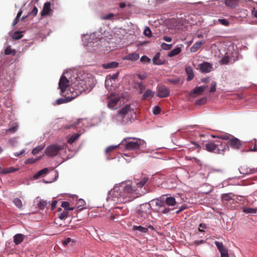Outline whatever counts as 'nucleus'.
I'll return each instance as SVG.
<instances>
[{
    "instance_id": "1",
    "label": "nucleus",
    "mask_w": 257,
    "mask_h": 257,
    "mask_svg": "<svg viewBox=\"0 0 257 257\" xmlns=\"http://www.w3.org/2000/svg\"><path fill=\"white\" fill-rule=\"evenodd\" d=\"M136 189L130 183L122 182L115 186L110 192L111 199L117 203H125L136 198Z\"/></svg>"
},
{
    "instance_id": "2",
    "label": "nucleus",
    "mask_w": 257,
    "mask_h": 257,
    "mask_svg": "<svg viewBox=\"0 0 257 257\" xmlns=\"http://www.w3.org/2000/svg\"><path fill=\"white\" fill-rule=\"evenodd\" d=\"M135 114L134 109L127 104L120 108L117 113L114 114L111 119L113 123L124 124L131 121V118Z\"/></svg>"
},
{
    "instance_id": "3",
    "label": "nucleus",
    "mask_w": 257,
    "mask_h": 257,
    "mask_svg": "<svg viewBox=\"0 0 257 257\" xmlns=\"http://www.w3.org/2000/svg\"><path fill=\"white\" fill-rule=\"evenodd\" d=\"M146 144L144 140L136 138H124L121 143V144L125 146V149L127 151L138 150Z\"/></svg>"
},
{
    "instance_id": "4",
    "label": "nucleus",
    "mask_w": 257,
    "mask_h": 257,
    "mask_svg": "<svg viewBox=\"0 0 257 257\" xmlns=\"http://www.w3.org/2000/svg\"><path fill=\"white\" fill-rule=\"evenodd\" d=\"M150 213V207L147 204L140 205L138 210V217H141L142 219L146 218Z\"/></svg>"
},
{
    "instance_id": "5",
    "label": "nucleus",
    "mask_w": 257,
    "mask_h": 257,
    "mask_svg": "<svg viewBox=\"0 0 257 257\" xmlns=\"http://www.w3.org/2000/svg\"><path fill=\"white\" fill-rule=\"evenodd\" d=\"M61 147L57 145H51L47 148L45 151L46 155L49 157L55 156L57 155Z\"/></svg>"
},
{
    "instance_id": "6",
    "label": "nucleus",
    "mask_w": 257,
    "mask_h": 257,
    "mask_svg": "<svg viewBox=\"0 0 257 257\" xmlns=\"http://www.w3.org/2000/svg\"><path fill=\"white\" fill-rule=\"evenodd\" d=\"M69 85V81L64 76H62L59 82V88L62 93L64 92Z\"/></svg>"
},
{
    "instance_id": "7",
    "label": "nucleus",
    "mask_w": 257,
    "mask_h": 257,
    "mask_svg": "<svg viewBox=\"0 0 257 257\" xmlns=\"http://www.w3.org/2000/svg\"><path fill=\"white\" fill-rule=\"evenodd\" d=\"M215 244L221 254V257H229L228 251L222 242L215 241Z\"/></svg>"
},
{
    "instance_id": "8",
    "label": "nucleus",
    "mask_w": 257,
    "mask_h": 257,
    "mask_svg": "<svg viewBox=\"0 0 257 257\" xmlns=\"http://www.w3.org/2000/svg\"><path fill=\"white\" fill-rule=\"evenodd\" d=\"M227 144L228 146H229L234 149H239L241 146L240 140L234 138L233 136H232L230 140L228 142Z\"/></svg>"
},
{
    "instance_id": "9",
    "label": "nucleus",
    "mask_w": 257,
    "mask_h": 257,
    "mask_svg": "<svg viewBox=\"0 0 257 257\" xmlns=\"http://www.w3.org/2000/svg\"><path fill=\"white\" fill-rule=\"evenodd\" d=\"M217 146L218 145L217 144V140L214 142H208L205 145V150L208 152L217 154Z\"/></svg>"
},
{
    "instance_id": "10",
    "label": "nucleus",
    "mask_w": 257,
    "mask_h": 257,
    "mask_svg": "<svg viewBox=\"0 0 257 257\" xmlns=\"http://www.w3.org/2000/svg\"><path fill=\"white\" fill-rule=\"evenodd\" d=\"M217 144L218 145L217 147V154H222L225 151L229 150L228 144L221 141L217 140Z\"/></svg>"
},
{
    "instance_id": "11",
    "label": "nucleus",
    "mask_w": 257,
    "mask_h": 257,
    "mask_svg": "<svg viewBox=\"0 0 257 257\" xmlns=\"http://www.w3.org/2000/svg\"><path fill=\"white\" fill-rule=\"evenodd\" d=\"M83 77L82 79L88 89H91L95 85L94 80L92 76Z\"/></svg>"
},
{
    "instance_id": "12",
    "label": "nucleus",
    "mask_w": 257,
    "mask_h": 257,
    "mask_svg": "<svg viewBox=\"0 0 257 257\" xmlns=\"http://www.w3.org/2000/svg\"><path fill=\"white\" fill-rule=\"evenodd\" d=\"M119 101V97L112 95L108 97V107L109 108H113L118 102Z\"/></svg>"
},
{
    "instance_id": "13",
    "label": "nucleus",
    "mask_w": 257,
    "mask_h": 257,
    "mask_svg": "<svg viewBox=\"0 0 257 257\" xmlns=\"http://www.w3.org/2000/svg\"><path fill=\"white\" fill-rule=\"evenodd\" d=\"M170 90L166 86L162 85L158 88V96L160 98L166 97L169 95Z\"/></svg>"
},
{
    "instance_id": "14",
    "label": "nucleus",
    "mask_w": 257,
    "mask_h": 257,
    "mask_svg": "<svg viewBox=\"0 0 257 257\" xmlns=\"http://www.w3.org/2000/svg\"><path fill=\"white\" fill-rule=\"evenodd\" d=\"M177 202L174 197H167L165 199L163 202L161 203L160 207H165L166 205L169 206H174L176 204Z\"/></svg>"
},
{
    "instance_id": "15",
    "label": "nucleus",
    "mask_w": 257,
    "mask_h": 257,
    "mask_svg": "<svg viewBox=\"0 0 257 257\" xmlns=\"http://www.w3.org/2000/svg\"><path fill=\"white\" fill-rule=\"evenodd\" d=\"M75 86L76 87L75 89L78 91L79 93L88 90L82 79L77 80V83H76Z\"/></svg>"
},
{
    "instance_id": "16",
    "label": "nucleus",
    "mask_w": 257,
    "mask_h": 257,
    "mask_svg": "<svg viewBox=\"0 0 257 257\" xmlns=\"http://www.w3.org/2000/svg\"><path fill=\"white\" fill-rule=\"evenodd\" d=\"M200 71L203 73H208L211 71L212 65L208 62H204L199 65Z\"/></svg>"
},
{
    "instance_id": "17",
    "label": "nucleus",
    "mask_w": 257,
    "mask_h": 257,
    "mask_svg": "<svg viewBox=\"0 0 257 257\" xmlns=\"http://www.w3.org/2000/svg\"><path fill=\"white\" fill-rule=\"evenodd\" d=\"M185 72L187 75V80L190 81L194 77V73L192 67L190 66H187L185 68Z\"/></svg>"
},
{
    "instance_id": "18",
    "label": "nucleus",
    "mask_w": 257,
    "mask_h": 257,
    "mask_svg": "<svg viewBox=\"0 0 257 257\" xmlns=\"http://www.w3.org/2000/svg\"><path fill=\"white\" fill-rule=\"evenodd\" d=\"M51 11V3L50 2H47L44 4L43 10L42 11L41 14L42 16L48 15L49 14Z\"/></svg>"
},
{
    "instance_id": "19",
    "label": "nucleus",
    "mask_w": 257,
    "mask_h": 257,
    "mask_svg": "<svg viewBox=\"0 0 257 257\" xmlns=\"http://www.w3.org/2000/svg\"><path fill=\"white\" fill-rule=\"evenodd\" d=\"M205 43V41H200L196 42L190 48V51L192 53H194L196 52L202 45H204Z\"/></svg>"
},
{
    "instance_id": "20",
    "label": "nucleus",
    "mask_w": 257,
    "mask_h": 257,
    "mask_svg": "<svg viewBox=\"0 0 257 257\" xmlns=\"http://www.w3.org/2000/svg\"><path fill=\"white\" fill-rule=\"evenodd\" d=\"M140 56L138 53H134L129 54L123 58V60H131L132 61H137L139 59Z\"/></svg>"
},
{
    "instance_id": "21",
    "label": "nucleus",
    "mask_w": 257,
    "mask_h": 257,
    "mask_svg": "<svg viewBox=\"0 0 257 257\" xmlns=\"http://www.w3.org/2000/svg\"><path fill=\"white\" fill-rule=\"evenodd\" d=\"M81 136L80 133H77L76 134L68 136L67 137V142L70 144H72L76 140H77Z\"/></svg>"
},
{
    "instance_id": "22",
    "label": "nucleus",
    "mask_w": 257,
    "mask_h": 257,
    "mask_svg": "<svg viewBox=\"0 0 257 257\" xmlns=\"http://www.w3.org/2000/svg\"><path fill=\"white\" fill-rule=\"evenodd\" d=\"M161 54L159 52L156 53L153 59V62L154 64L156 65H162L164 63V61L160 59Z\"/></svg>"
},
{
    "instance_id": "23",
    "label": "nucleus",
    "mask_w": 257,
    "mask_h": 257,
    "mask_svg": "<svg viewBox=\"0 0 257 257\" xmlns=\"http://www.w3.org/2000/svg\"><path fill=\"white\" fill-rule=\"evenodd\" d=\"M118 66V63L116 62H111L110 63L102 64V67L105 69H112L117 68Z\"/></svg>"
},
{
    "instance_id": "24",
    "label": "nucleus",
    "mask_w": 257,
    "mask_h": 257,
    "mask_svg": "<svg viewBox=\"0 0 257 257\" xmlns=\"http://www.w3.org/2000/svg\"><path fill=\"white\" fill-rule=\"evenodd\" d=\"M132 230L133 231H139L142 233H147L148 232V228L146 227H143L141 225H134L132 227Z\"/></svg>"
},
{
    "instance_id": "25",
    "label": "nucleus",
    "mask_w": 257,
    "mask_h": 257,
    "mask_svg": "<svg viewBox=\"0 0 257 257\" xmlns=\"http://www.w3.org/2000/svg\"><path fill=\"white\" fill-rule=\"evenodd\" d=\"M18 170V169H16L12 167L5 168H1L0 167V173L6 174L8 173L15 172Z\"/></svg>"
},
{
    "instance_id": "26",
    "label": "nucleus",
    "mask_w": 257,
    "mask_h": 257,
    "mask_svg": "<svg viewBox=\"0 0 257 257\" xmlns=\"http://www.w3.org/2000/svg\"><path fill=\"white\" fill-rule=\"evenodd\" d=\"M62 210L61 208H59L58 209V215L59 218L60 219L63 220L68 216V211L64 210L62 212Z\"/></svg>"
},
{
    "instance_id": "27",
    "label": "nucleus",
    "mask_w": 257,
    "mask_h": 257,
    "mask_svg": "<svg viewBox=\"0 0 257 257\" xmlns=\"http://www.w3.org/2000/svg\"><path fill=\"white\" fill-rule=\"evenodd\" d=\"M24 235L22 234H17L15 235L14 241L16 244H19L21 243L24 239Z\"/></svg>"
},
{
    "instance_id": "28",
    "label": "nucleus",
    "mask_w": 257,
    "mask_h": 257,
    "mask_svg": "<svg viewBox=\"0 0 257 257\" xmlns=\"http://www.w3.org/2000/svg\"><path fill=\"white\" fill-rule=\"evenodd\" d=\"M154 95V92L151 89H147L143 95V99H149L152 98Z\"/></svg>"
},
{
    "instance_id": "29",
    "label": "nucleus",
    "mask_w": 257,
    "mask_h": 257,
    "mask_svg": "<svg viewBox=\"0 0 257 257\" xmlns=\"http://www.w3.org/2000/svg\"><path fill=\"white\" fill-rule=\"evenodd\" d=\"M48 171H49V170L48 168L43 169L42 170L39 171L37 173H36L34 175L33 178L35 179H38L40 177H41L43 175L47 174L48 172Z\"/></svg>"
},
{
    "instance_id": "30",
    "label": "nucleus",
    "mask_w": 257,
    "mask_h": 257,
    "mask_svg": "<svg viewBox=\"0 0 257 257\" xmlns=\"http://www.w3.org/2000/svg\"><path fill=\"white\" fill-rule=\"evenodd\" d=\"M182 51V49L180 47H177L172 50H171L169 53L168 56L169 57H173L174 56H176L177 55H178L180 54Z\"/></svg>"
},
{
    "instance_id": "31",
    "label": "nucleus",
    "mask_w": 257,
    "mask_h": 257,
    "mask_svg": "<svg viewBox=\"0 0 257 257\" xmlns=\"http://www.w3.org/2000/svg\"><path fill=\"white\" fill-rule=\"evenodd\" d=\"M61 206L64 208V210L67 211L73 210L74 207L70 206V203L67 201H63L61 204Z\"/></svg>"
},
{
    "instance_id": "32",
    "label": "nucleus",
    "mask_w": 257,
    "mask_h": 257,
    "mask_svg": "<svg viewBox=\"0 0 257 257\" xmlns=\"http://www.w3.org/2000/svg\"><path fill=\"white\" fill-rule=\"evenodd\" d=\"M238 0H225V4L229 7H235L238 3Z\"/></svg>"
},
{
    "instance_id": "33",
    "label": "nucleus",
    "mask_w": 257,
    "mask_h": 257,
    "mask_svg": "<svg viewBox=\"0 0 257 257\" xmlns=\"http://www.w3.org/2000/svg\"><path fill=\"white\" fill-rule=\"evenodd\" d=\"M234 195L232 193L224 194L222 195V200L227 201H232V197Z\"/></svg>"
},
{
    "instance_id": "34",
    "label": "nucleus",
    "mask_w": 257,
    "mask_h": 257,
    "mask_svg": "<svg viewBox=\"0 0 257 257\" xmlns=\"http://www.w3.org/2000/svg\"><path fill=\"white\" fill-rule=\"evenodd\" d=\"M232 136L229 134H224L220 135L218 136H217V138L219 139L223 140H228V141L230 140V139L232 138Z\"/></svg>"
},
{
    "instance_id": "35",
    "label": "nucleus",
    "mask_w": 257,
    "mask_h": 257,
    "mask_svg": "<svg viewBox=\"0 0 257 257\" xmlns=\"http://www.w3.org/2000/svg\"><path fill=\"white\" fill-rule=\"evenodd\" d=\"M44 145H41L40 146H38L33 149L32 153L33 155H36L38 154L39 152L42 151L44 148Z\"/></svg>"
},
{
    "instance_id": "36",
    "label": "nucleus",
    "mask_w": 257,
    "mask_h": 257,
    "mask_svg": "<svg viewBox=\"0 0 257 257\" xmlns=\"http://www.w3.org/2000/svg\"><path fill=\"white\" fill-rule=\"evenodd\" d=\"M149 180L148 177L143 178L140 182L137 183V186L138 187H143L148 182Z\"/></svg>"
},
{
    "instance_id": "37",
    "label": "nucleus",
    "mask_w": 257,
    "mask_h": 257,
    "mask_svg": "<svg viewBox=\"0 0 257 257\" xmlns=\"http://www.w3.org/2000/svg\"><path fill=\"white\" fill-rule=\"evenodd\" d=\"M14 204L19 209H21L23 207L22 201L18 198H14L13 200Z\"/></svg>"
},
{
    "instance_id": "38",
    "label": "nucleus",
    "mask_w": 257,
    "mask_h": 257,
    "mask_svg": "<svg viewBox=\"0 0 257 257\" xmlns=\"http://www.w3.org/2000/svg\"><path fill=\"white\" fill-rule=\"evenodd\" d=\"M23 36L22 32L16 31L13 35V38L14 40H19L22 38Z\"/></svg>"
},
{
    "instance_id": "39",
    "label": "nucleus",
    "mask_w": 257,
    "mask_h": 257,
    "mask_svg": "<svg viewBox=\"0 0 257 257\" xmlns=\"http://www.w3.org/2000/svg\"><path fill=\"white\" fill-rule=\"evenodd\" d=\"M144 34L145 36L148 38H151L152 36V31L149 27H147L144 31Z\"/></svg>"
},
{
    "instance_id": "40",
    "label": "nucleus",
    "mask_w": 257,
    "mask_h": 257,
    "mask_svg": "<svg viewBox=\"0 0 257 257\" xmlns=\"http://www.w3.org/2000/svg\"><path fill=\"white\" fill-rule=\"evenodd\" d=\"M166 81L173 84H176L179 83L180 79L178 77H176L175 78H168Z\"/></svg>"
},
{
    "instance_id": "41",
    "label": "nucleus",
    "mask_w": 257,
    "mask_h": 257,
    "mask_svg": "<svg viewBox=\"0 0 257 257\" xmlns=\"http://www.w3.org/2000/svg\"><path fill=\"white\" fill-rule=\"evenodd\" d=\"M220 64L223 65L228 64L229 63V57L228 56H224L222 57L220 61Z\"/></svg>"
},
{
    "instance_id": "42",
    "label": "nucleus",
    "mask_w": 257,
    "mask_h": 257,
    "mask_svg": "<svg viewBox=\"0 0 257 257\" xmlns=\"http://www.w3.org/2000/svg\"><path fill=\"white\" fill-rule=\"evenodd\" d=\"M217 22L221 25L225 26H228L229 25V22L226 19H219Z\"/></svg>"
},
{
    "instance_id": "43",
    "label": "nucleus",
    "mask_w": 257,
    "mask_h": 257,
    "mask_svg": "<svg viewBox=\"0 0 257 257\" xmlns=\"http://www.w3.org/2000/svg\"><path fill=\"white\" fill-rule=\"evenodd\" d=\"M161 46L162 49L166 50H169L172 48V44H167L165 43H163Z\"/></svg>"
},
{
    "instance_id": "44",
    "label": "nucleus",
    "mask_w": 257,
    "mask_h": 257,
    "mask_svg": "<svg viewBox=\"0 0 257 257\" xmlns=\"http://www.w3.org/2000/svg\"><path fill=\"white\" fill-rule=\"evenodd\" d=\"M48 202L46 201L41 200L39 203V206L40 209H43L47 206Z\"/></svg>"
},
{
    "instance_id": "45",
    "label": "nucleus",
    "mask_w": 257,
    "mask_h": 257,
    "mask_svg": "<svg viewBox=\"0 0 257 257\" xmlns=\"http://www.w3.org/2000/svg\"><path fill=\"white\" fill-rule=\"evenodd\" d=\"M203 91H204L201 86L196 87L193 90V93L195 94H201Z\"/></svg>"
},
{
    "instance_id": "46",
    "label": "nucleus",
    "mask_w": 257,
    "mask_h": 257,
    "mask_svg": "<svg viewBox=\"0 0 257 257\" xmlns=\"http://www.w3.org/2000/svg\"><path fill=\"white\" fill-rule=\"evenodd\" d=\"M41 158V157L38 158L37 159H35L32 158H29L27 160H26L25 162L26 164H33V163H35L36 162H37L38 160H40Z\"/></svg>"
},
{
    "instance_id": "47",
    "label": "nucleus",
    "mask_w": 257,
    "mask_h": 257,
    "mask_svg": "<svg viewBox=\"0 0 257 257\" xmlns=\"http://www.w3.org/2000/svg\"><path fill=\"white\" fill-rule=\"evenodd\" d=\"M18 129V125L17 124H13L9 128L8 131L14 133Z\"/></svg>"
},
{
    "instance_id": "48",
    "label": "nucleus",
    "mask_w": 257,
    "mask_h": 257,
    "mask_svg": "<svg viewBox=\"0 0 257 257\" xmlns=\"http://www.w3.org/2000/svg\"><path fill=\"white\" fill-rule=\"evenodd\" d=\"M244 212L247 213H255L256 209L252 208H247L244 209Z\"/></svg>"
},
{
    "instance_id": "49",
    "label": "nucleus",
    "mask_w": 257,
    "mask_h": 257,
    "mask_svg": "<svg viewBox=\"0 0 257 257\" xmlns=\"http://www.w3.org/2000/svg\"><path fill=\"white\" fill-rule=\"evenodd\" d=\"M216 89V83L214 81L211 83V88L209 90L210 92H214Z\"/></svg>"
},
{
    "instance_id": "50",
    "label": "nucleus",
    "mask_w": 257,
    "mask_h": 257,
    "mask_svg": "<svg viewBox=\"0 0 257 257\" xmlns=\"http://www.w3.org/2000/svg\"><path fill=\"white\" fill-rule=\"evenodd\" d=\"M138 87L140 89V93H142L145 90V86L142 82L138 83Z\"/></svg>"
},
{
    "instance_id": "51",
    "label": "nucleus",
    "mask_w": 257,
    "mask_h": 257,
    "mask_svg": "<svg viewBox=\"0 0 257 257\" xmlns=\"http://www.w3.org/2000/svg\"><path fill=\"white\" fill-rule=\"evenodd\" d=\"M13 51L11 49L10 46H8L5 50V53L6 55H10L13 53Z\"/></svg>"
},
{
    "instance_id": "52",
    "label": "nucleus",
    "mask_w": 257,
    "mask_h": 257,
    "mask_svg": "<svg viewBox=\"0 0 257 257\" xmlns=\"http://www.w3.org/2000/svg\"><path fill=\"white\" fill-rule=\"evenodd\" d=\"M153 112L154 114H158L161 112V108L159 106H156L154 107Z\"/></svg>"
},
{
    "instance_id": "53",
    "label": "nucleus",
    "mask_w": 257,
    "mask_h": 257,
    "mask_svg": "<svg viewBox=\"0 0 257 257\" xmlns=\"http://www.w3.org/2000/svg\"><path fill=\"white\" fill-rule=\"evenodd\" d=\"M140 60L142 62H150L151 61L150 59L145 55L142 56Z\"/></svg>"
},
{
    "instance_id": "54",
    "label": "nucleus",
    "mask_w": 257,
    "mask_h": 257,
    "mask_svg": "<svg viewBox=\"0 0 257 257\" xmlns=\"http://www.w3.org/2000/svg\"><path fill=\"white\" fill-rule=\"evenodd\" d=\"M114 16V14L112 13H110L105 15V16L102 17V19L103 20H110Z\"/></svg>"
},
{
    "instance_id": "55",
    "label": "nucleus",
    "mask_w": 257,
    "mask_h": 257,
    "mask_svg": "<svg viewBox=\"0 0 257 257\" xmlns=\"http://www.w3.org/2000/svg\"><path fill=\"white\" fill-rule=\"evenodd\" d=\"M38 13V9L36 7L33 8V9L30 13V15L35 16Z\"/></svg>"
},
{
    "instance_id": "56",
    "label": "nucleus",
    "mask_w": 257,
    "mask_h": 257,
    "mask_svg": "<svg viewBox=\"0 0 257 257\" xmlns=\"http://www.w3.org/2000/svg\"><path fill=\"white\" fill-rule=\"evenodd\" d=\"M116 148V146H109L106 149L105 152L107 153H109V152L112 151Z\"/></svg>"
},
{
    "instance_id": "57",
    "label": "nucleus",
    "mask_w": 257,
    "mask_h": 257,
    "mask_svg": "<svg viewBox=\"0 0 257 257\" xmlns=\"http://www.w3.org/2000/svg\"><path fill=\"white\" fill-rule=\"evenodd\" d=\"M66 102V100L63 98H59L56 100V103L57 104H61Z\"/></svg>"
},
{
    "instance_id": "58",
    "label": "nucleus",
    "mask_w": 257,
    "mask_h": 257,
    "mask_svg": "<svg viewBox=\"0 0 257 257\" xmlns=\"http://www.w3.org/2000/svg\"><path fill=\"white\" fill-rule=\"evenodd\" d=\"M187 208V206L186 205H183L182 206L180 209L177 210L176 211V213L177 214H179L180 213H181L182 211H183V210H184L185 209H186Z\"/></svg>"
},
{
    "instance_id": "59",
    "label": "nucleus",
    "mask_w": 257,
    "mask_h": 257,
    "mask_svg": "<svg viewBox=\"0 0 257 257\" xmlns=\"http://www.w3.org/2000/svg\"><path fill=\"white\" fill-rule=\"evenodd\" d=\"M77 203L79 206H83L85 205V201L83 199H79L77 201Z\"/></svg>"
},
{
    "instance_id": "60",
    "label": "nucleus",
    "mask_w": 257,
    "mask_h": 257,
    "mask_svg": "<svg viewBox=\"0 0 257 257\" xmlns=\"http://www.w3.org/2000/svg\"><path fill=\"white\" fill-rule=\"evenodd\" d=\"M71 241V239L70 237H68L63 241V244L65 246L67 245Z\"/></svg>"
},
{
    "instance_id": "61",
    "label": "nucleus",
    "mask_w": 257,
    "mask_h": 257,
    "mask_svg": "<svg viewBox=\"0 0 257 257\" xmlns=\"http://www.w3.org/2000/svg\"><path fill=\"white\" fill-rule=\"evenodd\" d=\"M201 228H206V224H202L201 223L200 225H199V231H200V232H203V230L201 229Z\"/></svg>"
},
{
    "instance_id": "62",
    "label": "nucleus",
    "mask_w": 257,
    "mask_h": 257,
    "mask_svg": "<svg viewBox=\"0 0 257 257\" xmlns=\"http://www.w3.org/2000/svg\"><path fill=\"white\" fill-rule=\"evenodd\" d=\"M57 202H58L56 200H54L53 201V202L52 203V204H51V209L52 210H54L56 208V204H57Z\"/></svg>"
},
{
    "instance_id": "63",
    "label": "nucleus",
    "mask_w": 257,
    "mask_h": 257,
    "mask_svg": "<svg viewBox=\"0 0 257 257\" xmlns=\"http://www.w3.org/2000/svg\"><path fill=\"white\" fill-rule=\"evenodd\" d=\"M249 151H257V141H255L253 148L250 149Z\"/></svg>"
},
{
    "instance_id": "64",
    "label": "nucleus",
    "mask_w": 257,
    "mask_h": 257,
    "mask_svg": "<svg viewBox=\"0 0 257 257\" xmlns=\"http://www.w3.org/2000/svg\"><path fill=\"white\" fill-rule=\"evenodd\" d=\"M252 15L257 19V10L255 9H253L252 11Z\"/></svg>"
}]
</instances>
